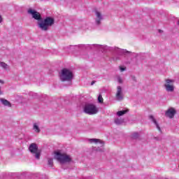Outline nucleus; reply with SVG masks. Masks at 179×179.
I'll return each mask as SVG.
<instances>
[{
  "label": "nucleus",
  "mask_w": 179,
  "mask_h": 179,
  "mask_svg": "<svg viewBox=\"0 0 179 179\" xmlns=\"http://www.w3.org/2000/svg\"><path fill=\"white\" fill-rule=\"evenodd\" d=\"M116 79H117L118 83H123L122 78L121 76H117Z\"/></svg>",
  "instance_id": "19"
},
{
  "label": "nucleus",
  "mask_w": 179,
  "mask_h": 179,
  "mask_svg": "<svg viewBox=\"0 0 179 179\" xmlns=\"http://www.w3.org/2000/svg\"><path fill=\"white\" fill-rule=\"evenodd\" d=\"M149 118H150V120H151V121H152V122L157 127V129H158V131H159V132H162L160 126H159V124H157V122L155 120V117H153V115H150Z\"/></svg>",
  "instance_id": "14"
},
{
  "label": "nucleus",
  "mask_w": 179,
  "mask_h": 179,
  "mask_svg": "<svg viewBox=\"0 0 179 179\" xmlns=\"http://www.w3.org/2000/svg\"><path fill=\"white\" fill-rule=\"evenodd\" d=\"M27 13L29 15H31L32 16L33 19H35V20L40 21L41 20V15L40 13L37 12L36 10L33 8H29L27 10Z\"/></svg>",
  "instance_id": "8"
},
{
  "label": "nucleus",
  "mask_w": 179,
  "mask_h": 179,
  "mask_svg": "<svg viewBox=\"0 0 179 179\" xmlns=\"http://www.w3.org/2000/svg\"><path fill=\"white\" fill-rule=\"evenodd\" d=\"M0 83L3 84V81H2V80H0Z\"/></svg>",
  "instance_id": "27"
},
{
  "label": "nucleus",
  "mask_w": 179,
  "mask_h": 179,
  "mask_svg": "<svg viewBox=\"0 0 179 179\" xmlns=\"http://www.w3.org/2000/svg\"><path fill=\"white\" fill-rule=\"evenodd\" d=\"M59 76L62 82H71L73 79V73L68 69H63L59 73Z\"/></svg>",
  "instance_id": "2"
},
{
  "label": "nucleus",
  "mask_w": 179,
  "mask_h": 179,
  "mask_svg": "<svg viewBox=\"0 0 179 179\" xmlns=\"http://www.w3.org/2000/svg\"><path fill=\"white\" fill-rule=\"evenodd\" d=\"M91 85H94V82H92V83H91Z\"/></svg>",
  "instance_id": "28"
},
{
  "label": "nucleus",
  "mask_w": 179,
  "mask_h": 179,
  "mask_svg": "<svg viewBox=\"0 0 179 179\" xmlns=\"http://www.w3.org/2000/svg\"><path fill=\"white\" fill-rule=\"evenodd\" d=\"M139 136V134H138V133H134V134H133V138H134V139H136V138H138Z\"/></svg>",
  "instance_id": "22"
},
{
  "label": "nucleus",
  "mask_w": 179,
  "mask_h": 179,
  "mask_svg": "<svg viewBox=\"0 0 179 179\" xmlns=\"http://www.w3.org/2000/svg\"><path fill=\"white\" fill-rule=\"evenodd\" d=\"M54 23H55V20L51 17H47L43 21L38 23V27L43 31H47L51 26H54Z\"/></svg>",
  "instance_id": "1"
},
{
  "label": "nucleus",
  "mask_w": 179,
  "mask_h": 179,
  "mask_svg": "<svg viewBox=\"0 0 179 179\" xmlns=\"http://www.w3.org/2000/svg\"><path fill=\"white\" fill-rule=\"evenodd\" d=\"M177 112L176 111V109L174 108H169L165 113L166 117H168V118H174V116L176 115V113Z\"/></svg>",
  "instance_id": "10"
},
{
  "label": "nucleus",
  "mask_w": 179,
  "mask_h": 179,
  "mask_svg": "<svg viewBox=\"0 0 179 179\" xmlns=\"http://www.w3.org/2000/svg\"><path fill=\"white\" fill-rule=\"evenodd\" d=\"M84 113L88 114L89 115H93L99 113V108L93 104H86L84 106Z\"/></svg>",
  "instance_id": "4"
},
{
  "label": "nucleus",
  "mask_w": 179,
  "mask_h": 179,
  "mask_svg": "<svg viewBox=\"0 0 179 179\" xmlns=\"http://www.w3.org/2000/svg\"><path fill=\"white\" fill-rule=\"evenodd\" d=\"M120 72H124V71H125L126 68L122 67V66H120Z\"/></svg>",
  "instance_id": "23"
},
{
  "label": "nucleus",
  "mask_w": 179,
  "mask_h": 179,
  "mask_svg": "<svg viewBox=\"0 0 179 179\" xmlns=\"http://www.w3.org/2000/svg\"><path fill=\"white\" fill-rule=\"evenodd\" d=\"M104 19V17L103 16V14H101V12L99 10L95 11V23L96 24H101V21Z\"/></svg>",
  "instance_id": "9"
},
{
  "label": "nucleus",
  "mask_w": 179,
  "mask_h": 179,
  "mask_svg": "<svg viewBox=\"0 0 179 179\" xmlns=\"http://www.w3.org/2000/svg\"><path fill=\"white\" fill-rule=\"evenodd\" d=\"M48 164H49V166L52 167V165L54 164V160L52 159V158L48 159Z\"/></svg>",
  "instance_id": "20"
},
{
  "label": "nucleus",
  "mask_w": 179,
  "mask_h": 179,
  "mask_svg": "<svg viewBox=\"0 0 179 179\" xmlns=\"http://www.w3.org/2000/svg\"><path fill=\"white\" fill-rule=\"evenodd\" d=\"M0 23H2V15H0Z\"/></svg>",
  "instance_id": "25"
},
{
  "label": "nucleus",
  "mask_w": 179,
  "mask_h": 179,
  "mask_svg": "<svg viewBox=\"0 0 179 179\" xmlns=\"http://www.w3.org/2000/svg\"><path fill=\"white\" fill-rule=\"evenodd\" d=\"M29 152H31V153H32V155H35L36 159H37L38 160L40 159L41 152L40 151V150H38L37 144L34 143H31L29 145Z\"/></svg>",
  "instance_id": "5"
},
{
  "label": "nucleus",
  "mask_w": 179,
  "mask_h": 179,
  "mask_svg": "<svg viewBox=\"0 0 179 179\" xmlns=\"http://www.w3.org/2000/svg\"><path fill=\"white\" fill-rule=\"evenodd\" d=\"M99 152H103V148L98 150Z\"/></svg>",
  "instance_id": "26"
},
{
  "label": "nucleus",
  "mask_w": 179,
  "mask_h": 179,
  "mask_svg": "<svg viewBox=\"0 0 179 179\" xmlns=\"http://www.w3.org/2000/svg\"><path fill=\"white\" fill-rule=\"evenodd\" d=\"M128 111H129L128 109H124L123 110H120L117 113V115L118 117H121V116L124 115V114H127V113H128Z\"/></svg>",
  "instance_id": "15"
},
{
  "label": "nucleus",
  "mask_w": 179,
  "mask_h": 179,
  "mask_svg": "<svg viewBox=\"0 0 179 179\" xmlns=\"http://www.w3.org/2000/svg\"><path fill=\"white\" fill-rule=\"evenodd\" d=\"M131 79L132 80H134V82H136V78L135 76H131Z\"/></svg>",
  "instance_id": "24"
},
{
  "label": "nucleus",
  "mask_w": 179,
  "mask_h": 179,
  "mask_svg": "<svg viewBox=\"0 0 179 179\" xmlns=\"http://www.w3.org/2000/svg\"><path fill=\"white\" fill-rule=\"evenodd\" d=\"M94 47L100 50V51H101V52H104V51H106V50H108V46H107L106 45H101L96 44V45H94Z\"/></svg>",
  "instance_id": "12"
},
{
  "label": "nucleus",
  "mask_w": 179,
  "mask_h": 179,
  "mask_svg": "<svg viewBox=\"0 0 179 179\" xmlns=\"http://www.w3.org/2000/svg\"><path fill=\"white\" fill-rule=\"evenodd\" d=\"M159 33H162V30H159Z\"/></svg>",
  "instance_id": "30"
},
{
  "label": "nucleus",
  "mask_w": 179,
  "mask_h": 179,
  "mask_svg": "<svg viewBox=\"0 0 179 179\" xmlns=\"http://www.w3.org/2000/svg\"><path fill=\"white\" fill-rule=\"evenodd\" d=\"M89 142H90V143H101V141L97 138H90Z\"/></svg>",
  "instance_id": "16"
},
{
  "label": "nucleus",
  "mask_w": 179,
  "mask_h": 179,
  "mask_svg": "<svg viewBox=\"0 0 179 179\" xmlns=\"http://www.w3.org/2000/svg\"><path fill=\"white\" fill-rule=\"evenodd\" d=\"M0 65H1V68H3V69H6V71H8V69H9V66L8 64H6V63L1 62Z\"/></svg>",
  "instance_id": "18"
},
{
  "label": "nucleus",
  "mask_w": 179,
  "mask_h": 179,
  "mask_svg": "<svg viewBox=\"0 0 179 179\" xmlns=\"http://www.w3.org/2000/svg\"><path fill=\"white\" fill-rule=\"evenodd\" d=\"M122 52H125V50H122Z\"/></svg>",
  "instance_id": "29"
},
{
  "label": "nucleus",
  "mask_w": 179,
  "mask_h": 179,
  "mask_svg": "<svg viewBox=\"0 0 179 179\" xmlns=\"http://www.w3.org/2000/svg\"><path fill=\"white\" fill-rule=\"evenodd\" d=\"M126 52H128V51H126Z\"/></svg>",
  "instance_id": "31"
},
{
  "label": "nucleus",
  "mask_w": 179,
  "mask_h": 179,
  "mask_svg": "<svg viewBox=\"0 0 179 179\" xmlns=\"http://www.w3.org/2000/svg\"><path fill=\"white\" fill-rule=\"evenodd\" d=\"M124 122V120L121 118H116L115 119V123H116L117 125H121Z\"/></svg>",
  "instance_id": "17"
},
{
  "label": "nucleus",
  "mask_w": 179,
  "mask_h": 179,
  "mask_svg": "<svg viewBox=\"0 0 179 179\" xmlns=\"http://www.w3.org/2000/svg\"><path fill=\"white\" fill-rule=\"evenodd\" d=\"M124 97H125V95L124 94V90L122 89V87L117 86L115 93L116 100H117V101H122V100H124Z\"/></svg>",
  "instance_id": "6"
},
{
  "label": "nucleus",
  "mask_w": 179,
  "mask_h": 179,
  "mask_svg": "<svg viewBox=\"0 0 179 179\" xmlns=\"http://www.w3.org/2000/svg\"><path fill=\"white\" fill-rule=\"evenodd\" d=\"M165 82L164 87L166 92H174V80L166 79Z\"/></svg>",
  "instance_id": "7"
},
{
  "label": "nucleus",
  "mask_w": 179,
  "mask_h": 179,
  "mask_svg": "<svg viewBox=\"0 0 179 179\" xmlns=\"http://www.w3.org/2000/svg\"><path fill=\"white\" fill-rule=\"evenodd\" d=\"M103 96H101V94H99V96H98V101L99 103H103Z\"/></svg>",
  "instance_id": "21"
},
{
  "label": "nucleus",
  "mask_w": 179,
  "mask_h": 179,
  "mask_svg": "<svg viewBox=\"0 0 179 179\" xmlns=\"http://www.w3.org/2000/svg\"><path fill=\"white\" fill-rule=\"evenodd\" d=\"M55 159L57 160L61 164H64L65 163H69L72 158L71 156L66 155V153H61L60 152H56L55 153Z\"/></svg>",
  "instance_id": "3"
},
{
  "label": "nucleus",
  "mask_w": 179,
  "mask_h": 179,
  "mask_svg": "<svg viewBox=\"0 0 179 179\" xmlns=\"http://www.w3.org/2000/svg\"><path fill=\"white\" fill-rule=\"evenodd\" d=\"M0 101L1 104H3V106H5V107H12V104L10 103V102L3 98H1Z\"/></svg>",
  "instance_id": "13"
},
{
  "label": "nucleus",
  "mask_w": 179,
  "mask_h": 179,
  "mask_svg": "<svg viewBox=\"0 0 179 179\" xmlns=\"http://www.w3.org/2000/svg\"><path fill=\"white\" fill-rule=\"evenodd\" d=\"M40 125H41L40 122H35L33 123L32 129L36 134H40L41 131V129H40Z\"/></svg>",
  "instance_id": "11"
}]
</instances>
